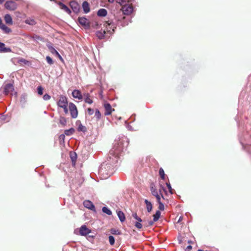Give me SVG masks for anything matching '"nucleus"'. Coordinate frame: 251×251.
Wrapping results in <instances>:
<instances>
[{"mask_svg": "<svg viewBox=\"0 0 251 251\" xmlns=\"http://www.w3.org/2000/svg\"><path fill=\"white\" fill-rule=\"evenodd\" d=\"M104 26H105V30H100L97 32L96 35L100 39L104 38L106 32L112 34L114 32V29L116 28L115 25L112 20L109 19L108 20L104 22Z\"/></svg>", "mask_w": 251, "mask_h": 251, "instance_id": "f257e3e1", "label": "nucleus"}, {"mask_svg": "<svg viewBox=\"0 0 251 251\" xmlns=\"http://www.w3.org/2000/svg\"><path fill=\"white\" fill-rule=\"evenodd\" d=\"M131 0H120V1H119V3H120L121 5H122L121 9L122 11L118 12V14L122 16L123 18H125L124 15H129L132 12L133 10V7L132 5V4L129 3L127 4L126 3V2H129Z\"/></svg>", "mask_w": 251, "mask_h": 251, "instance_id": "f03ea898", "label": "nucleus"}, {"mask_svg": "<svg viewBox=\"0 0 251 251\" xmlns=\"http://www.w3.org/2000/svg\"><path fill=\"white\" fill-rule=\"evenodd\" d=\"M150 188L152 195L155 197L157 200L159 201V199H161V198H163V199H164L161 191L162 190L165 191V190L162 185L160 186L159 190L156 189V188L155 187V185L153 183L151 184Z\"/></svg>", "mask_w": 251, "mask_h": 251, "instance_id": "7ed1b4c3", "label": "nucleus"}, {"mask_svg": "<svg viewBox=\"0 0 251 251\" xmlns=\"http://www.w3.org/2000/svg\"><path fill=\"white\" fill-rule=\"evenodd\" d=\"M69 108L72 118H76L78 116V111L75 105L70 102L69 104Z\"/></svg>", "mask_w": 251, "mask_h": 251, "instance_id": "20e7f679", "label": "nucleus"}, {"mask_svg": "<svg viewBox=\"0 0 251 251\" xmlns=\"http://www.w3.org/2000/svg\"><path fill=\"white\" fill-rule=\"evenodd\" d=\"M5 8L10 11H14L17 8V4L13 0H7L4 4Z\"/></svg>", "mask_w": 251, "mask_h": 251, "instance_id": "39448f33", "label": "nucleus"}, {"mask_svg": "<svg viewBox=\"0 0 251 251\" xmlns=\"http://www.w3.org/2000/svg\"><path fill=\"white\" fill-rule=\"evenodd\" d=\"M57 105L60 107H63L68 105V100L66 97L61 95L59 98Z\"/></svg>", "mask_w": 251, "mask_h": 251, "instance_id": "423d86ee", "label": "nucleus"}, {"mask_svg": "<svg viewBox=\"0 0 251 251\" xmlns=\"http://www.w3.org/2000/svg\"><path fill=\"white\" fill-rule=\"evenodd\" d=\"M105 112L104 115L105 116L111 114L112 111H114V109L112 108L111 105L108 103H105L103 104Z\"/></svg>", "mask_w": 251, "mask_h": 251, "instance_id": "0eeeda50", "label": "nucleus"}, {"mask_svg": "<svg viewBox=\"0 0 251 251\" xmlns=\"http://www.w3.org/2000/svg\"><path fill=\"white\" fill-rule=\"evenodd\" d=\"M70 6L74 12L77 13L79 12L80 6L76 1L74 0L71 1L70 2Z\"/></svg>", "mask_w": 251, "mask_h": 251, "instance_id": "6e6552de", "label": "nucleus"}, {"mask_svg": "<svg viewBox=\"0 0 251 251\" xmlns=\"http://www.w3.org/2000/svg\"><path fill=\"white\" fill-rule=\"evenodd\" d=\"M91 230L88 229L85 225L82 226L79 229L80 235L86 236L91 232Z\"/></svg>", "mask_w": 251, "mask_h": 251, "instance_id": "1a4fd4ad", "label": "nucleus"}, {"mask_svg": "<svg viewBox=\"0 0 251 251\" xmlns=\"http://www.w3.org/2000/svg\"><path fill=\"white\" fill-rule=\"evenodd\" d=\"M14 90V89L13 84L8 83L4 86V93L5 95H8L9 93L12 92Z\"/></svg>", "mask_w": 251, "mask_h": 251, "instance_id": "9d476101", "label": "nucleus"}, {"mask_svg": "<svg viewBox=\"0 0 251 251\" xmlns=\"http://www.w3.org/2000/svg\"><path fill=\"white\" fill-rule=\"evenodd\" d=\"M84 206L89 209L95 211V207L93 203L89 200H85L83 201Z\"/></svg>", "mask_w": 251, "mask_h": 251, "instance_id": "9b49d317", "label": "nucleus"}, {"mask_svg": "<svg viewBox=\"0 0 251 251\" xmlns=\"http://www.w3.org/2000/svg\"><path fill=\"white\" fill-rule=\"evenodd\" d=\"M72 96L74 98L78 100H82L83 98L81 92L78 90H74L72 92Z\"/></svg>", "mask_w": 251, "mask_h": 251, "instance_id": "f8f14e48", "label": "nucleus"}, {"mask_svg": "<svg viewBox=\"0 0 251 251\" xmlns=\"http://www.w3.org/2000/svg\"><path fill=\"white\" fill-rule=\"evenodd\" d=\"M0 28L5 33H9L11 32V30L10 28L6 26L5 25H4L2 23V21L1 19H0Z\"/></svg>", "mask_w": 251, "mask_h": 251, "instance_id": "ddd939ff", "label": "nucleus"}, {"mask_svg": "<svg viewBox=\"0 0 251 251\" xmlns=\"http://www.w3.org/2000/svg\"><path fill=\"white\" fill-rule=\"evenodd\" d=\"M57 4L59 5V7L61 9L65 11L68 14H70L71 13V10L64 3L60 1H59L57 2Z\"/></svg>", "mask_w": 251, "mask_h": 251, "instance_id": "4468645a", "label": "nucleus"}, {"mask_svg": "<svg viewBox=\"0 0 251 251\" xmlns=\"http://www.w3.org/2000/svg\"><path fill=\"white\" fill-rule=\"evenodd\" d=\"M78 21L82 25L86 26L89 25V21L85 17H79L78 18Z\"/></svg>", "mask_w": 251, "mask_h": 251, "instance_id": "2eb2a0df", "label": "nucleus"}, {"mask_svg": "<svg viewBox=\"0 0 251 251\" xmlns=\"http://www.w3.org/2000/svg\"><path fill=\"white\" fill-rule=\"evenodd\" d=\"M82 6L85 13H88L90 11V6L87 1H84L82 3Z\"/></svg>", "mask_w": 251, "mask_h": 251, "instance_id": "dca6fc26", "label": "nucleus"}, {"mask_svg": "<svg viewBox=\"0 0 251 251\" xmlns=\"http://www.w3.org/2000/svg\"><path fill=\"white\" fill-rule=\"evenodd\" d=\"M0 51L3 52H11V50L9 48L5 47V45L3 43L0 42Z\"/></svg>", "mask_w": 251, "mask_h": 251, "instance_id": "f3484780", "label": "nucleus"}, {"mask_svg": "<svg viewBox=\"0 0 251 251\" xmlns=\"http://www.w3.org/2000/svg\"><path fill=\"white\" fill-rule=\"evenodd\" d=\"M4 21L5 23L11 25L13 24V21L11 16L9 14H6L4 16Z\"/></svg>", "mask_w": 251, "mask_h": 251, "instance_id": "a211bd4d", "label": "nucleus"}, {"mask_svg": "<svg viewBox=\"0 0 251 251\" xmlns=\"http://www.w3.org/2000/svg\"><path fill=\"white\" fill-rule=\"evenodd\" d=\"M117 213L120 221L121 222H124L126 219L124 213L120 210L117 211Z\"/></svg>", "mask_w": 251, "mask_h": 251, "instance_id": "6ab92c4d", "label": "nucleus"}, {"mask_svg": "<svg viewBox=\"0 0 251 251\" xmlns=\"http://www.w3.org/2000/svg\"><path fill=\"white\" fill-rule=\"evenodd\" d=\"M107 10L105 9L101 8L99 10L97 15L100 17H104L107 15Z\"/></svg>", "mask_w": 251, "mask_h": 251, "instance_id": "aec40b11", "label": "nucleus"}, {"mask_svg": "<svg viewBox=\"0 0 251 251\" xmlns=\"http://www.w3.org/2000/svg\"><path fill=\"white\" fill-rule=\"evenodd\" d=\"M145 203L146 205V208L148 212H151L152 209V205L151 203L147 200H145Z\"/></svg>", "mask_w": 251, "mask_h": 251, "instance_id": "412c9836", "label": "nucleus"}, {"mask_svg": "<svg viewBox=\"0 0 251 251\" xmlns=\"http://www.w3.org/2000/svg\"><path fill=\"white\" fill-rule=\"evenodd\" d=\"M25 23L31 25H34L36 24L34 19H27L25 20Z\"/></svg>", "mask_w": 251, "mask_h": 251, "instance_id": "4be33fe9", "label": "nucleus"}, {"mask_svg": "<svg viewBox=\"0 0 251 251\" xmlns=\"http://www.w3.org/2000/svg\"><path fill=\"white\" fill-rule=\"evenodd\" d=\"M75 130L74 128H71L69 129L65 130L64 133L67 136H70L74 133Z\"/></svg>", "mask_w": 251, "mask_h": 251, "instance_id": "5701e85b", "label": "nucleus"}, {"mask_svg": "<svg viewBox=\"0 0 251 251\" xmlns=\"http://www.w3.org/2000/svg\"><path fill=\"white\" fill-rule=\"evenodd\" d=\"M161 215V213L159 211H157L155 214L153 215V222H156L158 220Z\"/></svg>", "mask_w": 251, "mask_h": 251, "instance_id": "b1692460", "label": "nucleus"}, {"mask_svg": "<svg viewBox=\"0 0 251 251\" xmlns=\"http://www.w3.org/2000/svg\"><path fill=\"white\" fill-rule=\"evenodd\" d=\"M110 233L113 235H120L121 234L120 230L114 228L110 229Z\"/></svg>", "mask_w": 251, "mask_h": 251, "instance_id": "393cba45", "label": "nucleus"}, {"mask_svg": "<svg viewBox=\"0 0 251 251\" xmlns=\"http://www.w3.org/2000/svg\"><path fill=\"white\" fill-rule=\"evenodd\" d=\"M59 123L63 126H65L67 123L66 119L64 117H61L59 119Z\"/></svg>", "mask_w": 251, "mask_h": 251, "instance_id": "a878e982", "label": "nucleus"}, {"mask_svg": "<svg viewBox=\"0 0 251 251\" xmlns=\"http://www.w3.org/2000/svg\"><path fill=\"white\" fill-rule=\"evenodd\" d=\"M102 211L103 213H105L108 215H111L112 214L111 211L106 207H103L102 208Z\"/></svg>", "mask_w": 251, "mask_h": 251, "instance_id": "bb28decb", "label": "nucleus"}, {"mask_svg": "<svg viewBox=\"0 0 251 251\" xmlns=\"http://www.w3.org/2000/svg\"><path fill=\"white\" fill-rule=\"evenodd\" d=\"M101 116V115L100 111L99 110V109H97L95 111V116L96 117L97 121L100 119Z\"/></svg>", "mask_w": 251, "mask_h": 251, "instance_id": "cd10ccee", "label": "nucleus"}, {"mask_svg": "<svg viewBox=\"0 0 251 251\" xmlns=\"http://www.w3.org/2000/svg\"><path fill=\"white\" fill-rule=\"evenodd\" d=\"M77 130L78 131H82L83 132H85V131H86V128L85 126H83L81 124H80L78 126Z\"/></svg>", "mask_w": 251, "mask_h": 251, "instance_id": "c85d7f7f", "label": "nucleus"}, {"mask_svg": "<svg viewBox=\"0 0 251 251\" xmlns=\"http://www.w3.org/2000/svg\"><path fill=\"white\" fill-rule=\"evenodd\" d=\"M121 149H116L115 150L113 149L110 151V153L111 154H113L114 155H118L120 152L121 151Z\"/></svg>", "mask_w": 251, "mask_h": 251, "instance_id": "c756f323", "label": "nucleus"}, {"mask_svg": "<svg viewBox=\"0 0 251 251\" xmlns=\"http://www.w3.org/2000/svg\"><path fill=\"white\" fill-rule=\"evenodd\" d=\"M159 176L162 179H165V173H164V170L162 168H160L159 169Z\"/></svg>", "mask_w": 251, "mask_h": 251, "instance_id": "7c9ffc66", "label": "nucleus"}, {"mask_svg": "<svg viewBox=\"0 0 251 251\" xmlns=\"http://www.w3.org/2000/svg\"><path fill=\"white\" fill-rule=\"evenodd\" d=\"M49 49L50 50V51L53 53V54H56L60 56V55L59 53L57 52V51L52 47L51 46H49L48 47Z\"/></svg>", "mask_w": 251, "mask_h": 251, "instance_id": "2f4dec72", "label": "nucleus"}, {"mask_svg": "<svg viewBox=\"0 0 251 251\" xmlns=\"http://www.w3.org/2000/svg\"><path fill=\"white\" fill-rule=\"evenodd\" d=\"M157 202L159 204L158 208L160 210H164V205L163 204V203L161 201V199H159V200H157Z\"/></svg>", "mask_w": 251, "mask_h": 251, "instance_id": "473e14b6", "label": "nucleus"}, {"mask_svg": "<svg viewBox=\"0 0 251 251\" xmlns=\"http://www.w3.org/2000/svg\"><path fill=\"white\" fill-rule=\"evenodd\" d=\"M109 242L111 245H113L115 243V238L113 236H109L108 237Z\"/></svg>", "mask_w": 251, "mask_h": 251, "instance_id": "72a5a7b5", "label": "nucleus"}, {"mask_svg": "<svg viewBox=\"0 0 251 251\" xmlns=\"http://www.w3.org/2000/svg\"><path fill=\"white\" fill-rule=\"evenodd\" d=\"M132 217L135 219L137 220V221H139V222H142V219L139 217L137 214L136 213H132Z\"/></svg>", "mask_w": 251, "mask_h": 251, "instance_id": "f704fd0d", "label": "nucleus"}, {"mask_svg": "<svg viewBox=\"0 0 251 251\" xmlns=\"http://www.w3.org/2000/svg\"><path fill=\"white\" fill-rule=\"evenodd\" d=\"M141 222L137 221L135 223V226L138 229H141L142 227V225L141 223Z\"/></svg>", "mask_w": 251, "mask_h": 251, "instance_id": "c9c22d12", "label": "nucleus"}, {"mask_svg": "<svg viewBox=\"0 0 251 251\" xmlns=\"http://www.w3.org/2000/svg\"><path fill=\"white\" fill-rule=\"evenodd\" d=\"M84 101L86 103H89V104H92L93 102V100L92 99L89 98H85Z\"/></svg>", "mask_w": 251, "mask_h": 251, "instance_id": "e433bc0d", "label": "nucleus"}, {"mask_svg": "<svg viewBox=\"0 0 251 251\" xmlns=\"http://www.w3.org/2000/svg\"><path fill=\"white\" fill-rule=\"evenodd\" d=\"M166 185H167V188H168V190H169V192H170L171 194H172L173 193V189L172 188V187H171V186L170 183L169 182V183L167 182V183H166Z\"/></svg>", "mask_w": 251, "mask_h": 251, "instance_id": "4c0bfd02", "label": "nucleus"}, {"mask_svg": "<svg viewBox=\"0 0 251 251\" xmlns=\"http://www.w3.org/2000/svg\"><path fill=\"white\" fill-rule=\"evenodd\" d=\"M38 90V93L40 95H42L43 94V88L41 86H39L37 88Z\"/></svg>", "mask_w": 251, "mask_h": 251, "instance_id": "58836bf2", "label": "nucleus"}, {"mask_svg": "<svg viewBox=\"0 0 251 251\" xmlns=\"http://www.w3.org/2000/svg\"><path fill=\"white\" fill-rule=\"evenodd\" d=\"M46 60H47V62L50 65H51V64H52L53 63V61L52 59H51V57H50L49 56L46 57Z\"/></svg>", "mask_w": 251, "mask_h": 251, "instance_id": "ea45409f", "label": "nucleus"}, {"mask_svg": "<svg viewBox=\"0 0 251 251\" xmlns=\"http://www.w3.org/2000/svg\"><path fill=\"white\" fill-rule=\"evenodd\" d=\"M87 112H88V114H89V115H93V114H94V109H92V108H88L87 109Z\"/></svg>", "mask_w": 251, "mask_h": 251, "instance_id": "a19ab883", "label": "nucleus"}, {"mask_svg": "<svg viewBox=\"0 0 251 251\" xmlns=\"http://www.w3.org/2000/svg\"><path fill=\"white\" fill-rule=\"evenodd\" d=\"M43 99L45 100H49L50 99V96L47 94H46L43 96Z\"/></svg>", "mask_w": 251, "mask_h": 251, "instance_id": "79ce46f5", "label": "nucleus"}, {"mask_svg": "<svg viewBox=\"0 0 251 251\" xmlns=\"http://www.w3.org/2000/svg\"><path fill=\"white\" fill-rule=\"evenodd\" d=\"M116 18H117V21H121L122 20L125 19V18H122V16L119 15L118 14V12L117 13V16H116Z\"/></svg>", "mask_w": 251, "mask_h": 251, "instance_id": "37998d69", "label": "nucleus"}, {"mask_svg": "<svg viewBox=\"0 0 251 251\" xmlns=\"http://www.w3.org/2000/svg\"><path fill=\"white\" fill-rule=\"evenodd\" d=\"M59 139L60 140H61V141L62 140V141H64V139H65V135L61 134L59 137Z\"/></svg>", "mask_w": 251, "mask_h": 251, "instance_id": "c03bdc74", "label": "nucleus"}, {"mask_svg": "<svg viewBox=\"0 0 251 251\" xmlns=\"http://www.w3.org/2000/svg\"><path fill=\"white\" fill-rule=\"evenodd\" d=\"M62 108L64 110V113L66 114L68 113V109L67 108V106H65L63 107H62Z\"/></svg>", "mask_w": 251, "mask_h": 251, "instance_id": "a18cd8bd", "label": "nucleus"}, {"mask_svg": "<svg viewBox=\"0 0 251 251\" xmlns=\"http://www.w3.org/2000/svg\"><path fill=\"white\" fill-rule=\"evenodd\" d=\"M83 96L85 98H89L90 97V95L89 93H85L83 94Z\"/></svg>", "mask_w": 251, "mask_h": 251, "instance_id": "49530a36", "label": "nucleus"}, {"mask_svg": "<svg viewBox=\"0 0 251 251\" xmlns=\"http://www.w3.org/2000/svg\"><path fill=\"white\" fill-rule=\"evenodd\" d=\"M192 249V246L189 245L187 247L186 250H187V251H190Z\"/></svg>", "mask_w": 251, "mask_h": 251, "instance_id": "de8ad7c7", "label": "nucleus"}, {"mask_svg": "<svg viewBox=\"0 0 251 251\" xmlns=\"http://www.w3.org/2000/svg\"><path fill=\"white\" fill-rule=\"evenodd\" d=\"M20 61H21V62H23V63H26V62H27L25 59H23V58H22V59H20Z\"/></svg>", "mask_w": 251, "mask_h": 251, "instance_id": "09e8293b", "label": "nucleus"}, {"mask_svg": "<svg viewBox=\"0 0 251 251\" xmlns=\"http://www.w3.org/2000/svg\"><path fill=\"white\" fill-rule=\"evenodd\" d=\"M154 222H153V221H150V222H149V226H151L153 225V224Z\"/></svg>", "mask_w": 251, "mask_h": 251, "instance_id": "8fccbe9b", "label": "nucleus"}, {"mask_svg": "<svg viewBox=\"0 0 251 251\" xmlns=\"http://www.w3.org/2000/svg\"><path fill=\"white\" fill-rule=\"evenodd\" d=\"M108 0L110 2H113L114 1V0ZM116 1L119 2V1H120V0H116Z\"/></svg>", "mask_w": 251, "mask_h": 251, "instance_id": "3c124183", "label": "nucleus"}, {"mask_svg": "<svg viewBox=\"0 0 251 251\" xmlns=\"http://www.w3.org/2000/svg\"><path fill=\"white\" fill-rule=\"evenodd\" d=\"M182 217H180L177 222L178 223L182 221Z\"/></svg>", "mask_w": 251, "mask_h": 251, "instance_id": "603ef678", "label": "nucleus"}, {"mask_svg": "<svg viewBox=\"0 0 251 251\" xmlns=\"http://www.w3.org/2000/svg\"><path fill=\"white\" fill-rule=\"evenodd\" d=\"M4 0H0V4L2 3L4 1Z\"/></svg>", "mask_w": 251, "mask_h": 251, "instance_id": "864d4df0", "label": "nucleus"}, {"mask_svg": "<svg viewBox=\"0 0 251 251\" xmlns=\"http://www.w3.org/2000/svg\"><path fill=\"white\" fill-rule=\"evenodd\" d=\"M102 172V169L100 170V173H101Z\"/></svg>", "mask_w": 251, "mask_h": 251, "instance_id": "5fc2aeb1", "label": "nucleus"}, {"mask_svg": "<svg viewBox=\"0 0 251 251\" xmlns=\"http://www.w3.org/2000/svg\"><path fill=\"white\" fill-rule=\"evenodd\" d=\"M51 1H54L55 0H50Z\"/></svg>", "mask_w": 251, "mask_h": 251, "instance_id": "6e6d98bb", "label": "nucleus"}]
</instances>
